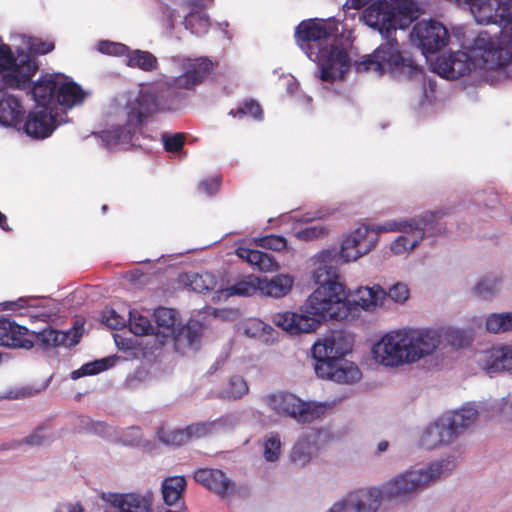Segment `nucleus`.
Returning a JSON list of instances; mask_svg holds the SVG:
<instances>
[{
	"mask_svg": "<svg viewBox=\"0 0 512 512\" xmlns=\"http://www.w3.org/2000/svg\"><path fill=\"white\" fill-rule=\"evenodd\" d=\"M294 279L287 274H277L270 279L261 277V296L281 298L292 289Z\"/></svg>",
	"mask_w": 512,
	"mask_h": 512,
	"instance_id": "c85d7f7f",
	"label": "nucleus"
},
{
	"mask_svg": "<svg viewBox=\"0 0 512 512\" xmlns=\"http://www.w3.org/2000/svg\"><path fill=\"white\" fill-rule=\"evenodd\" d=\"M215 294L218 298H220L222 295H224L225 298L234 295L244 297H249L256 294L261 295V277L248 275L244 279L236 282L225 290L218 289Z\"/></svg>",
	"mask_w": 512,
	"mask_h": 512,
	"instance_id": "c756f323",
	"label": "nucleus"
},
{
	"mask_svg": "<svg viewBox=\"0 0 512 512\" xmlns=\"http://www.w3.org/2000/svg\"><path fill=\"white\" fill-rule=\"evenodd\" d=\"M208 57L188 58L183 63L184 73L161 79L140 89L138 93L118 95L111 102L110 116L117 124L103 130L99 137L105 147L127 149L135 144L145 121L155 113L179 110L187 92L200 85L215 68Z\"/></svg>",
	"mask_w": 512,
	"mask_h": 512,
	"instance_id": "f257e3e1",
	"label": "nucleus"
},
{
	"mask_svg": "<svg viewBox=\"0 0 512 512\" xmlns=\"http://www.w3.org/2000/svg\"><path fill=\"white\" fill-rule=\"evenodd\" d=\"M248 390V385L244 378L234 375L230 378L228 386L219 393V397L222 399L236 400L247 394Z\"/></svg>",
	"mask_w": 512,
	"mask_h": 512,
	"instance_id": "a19ab883",
	"label": "nucleus"
},
{
	"mask_svg": "<svg viewBox=\"0 0 512 512\" xmlns=\"http://www.w3.org/2000/svg\"><path fill=\"white\" fill-rule=\"evenodd\" d=\"M412 362L432 354L441 342V334L435 329L406 328Z\"/></svg>",
	"mask_w": 512,
	"mask_h": 512,
	"instance_id": "f3484780",
	"label": "nucleus"
},
{
	"mask_svg": "<svg viewBox=\"0 0 512 512\" xmlns=\"http://www.w3.org/2000/svg\"><path fill=\"white\" fill-rule=\"evenodd\" d=\"M478 414L479 411L474 402H468L460 409L443 414L424 429L420 445L424 449L431 450L454 442L475 423Z\"/></svg>",
	"mask_w": 512,
	"mask_h": 512,
	"instance_id": "9d476101",
	"label": "nucleus"
},
{
	"mask_svg": "<svg viewBox=\"0 0 512 512\" xmlns=\"http://www.w3.org/2000/svg\"><path fill=\"white\" fill-rule=\"evenodd\" d=\"M368 226H361L349 234L341 248L324 249L311 257V279L317 289L304 303V311L327 320H346L353 313L354 305L348 299L344 285L338 281L339 267L355 261L371 249V240H367Z\"/></svg>",
	"mask_w": 512,
	"mask_h": 512,
	"instance_id": "7ed1b4c3",
	"label": "nucleus"
},
{
	"mask_svg": "<svg viewBox=\"0 0 512 512\" xmlns=\"http://www.w3.org/2000/svg\"><path fill=\"white\" fill-rule=\"evenodd\" d=\"M264 402L274 413L290 417L302 424L320 418L326 410L323 403L305 402L289 392L269 394L264 398Z\"/></svg>",
	"mask_w": 512,
	"mask_h": 512,
	"instance_id": "f8f14e48",
	"label": "nucleus"
},
{
	"mask_svg": "<svg viewBox=\"0 0 512 512\" xmlns=\"http://www.w3.org/2000/svg\"><path fill=\"white\" fill-rule=\"evenodd\" d=\"M328 234V229L322 225H313L296 232L297 239L301 241H313Z\"/></svg>",
	"mask_w": 512,
	"mask_h": 512,
	"instance_id": "3c124183",
	"label": "nucleus"
},
{
	"mask_svg": "<svg viewBox=\"0 0 512 512\" xmlns=\"http://www.w3.org/2000/svg\"><path fill=\"white\" fill-rule=\"evenodd\" d=\"M457 463V458L450 455L426 466L407 470L380 487L359 489L349 493L328 512H376L384 500L408 497L421 491L439 478L449 475Z\"/></svg>",
	"mask_w": 512,
	"mask_h": 512,
	"instance_id": "20e7f679",
	"label": "nucleus"
},
{
	"mask_svg": "<svg viewBox=\"0 0 512 512\" xmlns=\"http://www.w3.org/2000/svg\"><path fill=\"white\" fill-rule=\"evenodd\" d=\"M238 423L236 416L232 414L222 415L214 420L197 422L196 432H199L200 438L226 433L233 430Z\"/></svg>",
	"mask_w": 512,
	"mask_h": 512,
	"instance_id": "7c9ffc66",
	"label": "nucleus"
},
{
	"mask_svg": "<svg viewBox=\"0 0 512 512\" xmlns=\"http://www.w3.org/2000/svg\"><path fill=\"white\" fill-rule=\"evenodd\" d=\"M58 77L59 73L45 74L41 75L35 83L32 84V81L30 82V86L26 89H29V93L38 107L56 105V93L59 85Z\"/></svg>",
	"mask_w": 512,
	"mask_h": 512,
	"instance_id": "aec40b11",
	"label": "nucleus"
},
{
	"mask_svg": "<svg viewBox=\"0 0 512 512\" xmlns=\"http://www.w3.org/2000/svg\"><path fill=\"white\" fill-rule=\"evenodd\" d=\"M187 485L184 476H172L165 478L162 482L161 492L166 505L172 506L181 500L183 491Z\"/></svg>",
	"mask_w": 512,
	"mask_h": 512,
	"instance_id": "473e14b6",
	"label": "nucleus"
},
{
	"mask_svg": "<svg viewBox=\"0 0 512 512\" xmlns=\"http://www.w3.org/2000/svg\"><path fill=\"white\" fill-rule=\"evenodd\" d=\"M500 281V278L495 275L484 276L475 285L474 292L480 299H491L498 292Z\"/></svg>",
	"mask_w": 512,
	"mask_h": 512,
	"instance_id": "79ce46f5",
	"label": "nucleus"
},
{
	"mask_svg": "<svg viewBox=\"0 0 512 512\" xmlns=\"http://www.w3.org/2000/svg\"><path fill=\"white\" fill-rule=\"evenodd\" d=\"M128 314L129 329L134 335L155 334V327L151 324L148 317L143 316L137 310H130Z\"/></svg>",
	"mask_w": 512,
	"mask_h": 512,
	"instance_id": "ea45409f",
	"label": "nucleus"
},
{
	"mask_svg": "<svg viewBox=\"0 0 512 512\" xmlns=\"http://www.w3.org/2000/svg\"><path fill=\"white\" fill-rule=\"evenodd\" d=\"M185 29L189 30L196 36L206 34L210 27V21L207 13L204 11H191L181 21Z\"/></svg>",
	"mask_w": 512,
	"mask_h": 512,
	"instance_id": "72a5a7b5",
	"label": "nucleus"
},
{
	"mask_svg": "<svg viewBox=\"0 0 512 512\" xmlns=\"http://www.w3.org/2000/svg\"><path fill=\"white\" fill-rule=\"evenodd\" d=\"M229 115L240 119L248 115L256 120H261L263 111L257 101L250 99L244 101L236 110H230Z\"/></svg>",
	"mask_w": 512,
	"mask_h": 512,
	"instance_id": "49530a36",
	"label": "nucleus"
},
{
	"mask_svg": "<svg viewBox=\"0 0 512 512\" xmlns=\"http://www.w3.org/2000/svg\"><path fill=\"white\" fill-rule=\"evenodd\" d=\"M159 13V22L163 27L166 35L171 37L181 16L176 9L171 8L166 4H161L159 6Z\"/></svg>",
	"mask_w": 512,
	"mask_h": 512,
	"instance_id": "c03bdc74",
	"label": "nucleus"
},
{
	"mask_svg": "<svg viewBox=\"0 0 512 512\" xmlns=\"http://www.w3.org/2000/svg\"><path fill=\"white\" fill-rule=\"evenodd\" d=\"M127 56V64L130 67H137L144 71H152L157 67V58L148 51L134 50Z\"/></svg>",
	"mask_w": 512,
	"mask_h": 512,
	"instance_id": "58836bf2",
	"label": "nucleus"
},
{
	"mask_svg": "<svg viewBox=\"0 0 512 512\" xmlns=\"http://www.w3.org/2000/svg\"><path fill=\"white\" fill-rule=\"evenodd\" d=\"M485 11H478L476 19L479 23L496 24L499 27L497 38L494 39L486 31L478 33L471 46L472 51L483 53L486 61L492 60L498 69L512 70V6L500 0H487Z\"/></svg>",
	"mask_w": 512,
	"mask_h": 512,
	"instance_id": "423d86ee",
	"label": "nucleus"
},
{
	"mask_svg": "<svg viewBox=\"0 0 512 512\" xmlns=\"http://www.w3.org/2000/svg\"><path fill=\"white\" fill-rule=\"evenodd\" d=\"M353 341L344 331H333L316 341L311 353L314 369L319 378L340 384H352L361 378L358 366L344 356L352 350Z\"/></svg>",
	"mask_w": 512,
	"mask_h": 512,
	"instance_id": "0eeeda50",
	"label": "nucleus"
},
{
	"mask_svg": "<svg viewBox=\"0 0 512 512\" xmlns=\"http://www.w3.org/2000/svg\"><path fill=\"white\" fill-rule=\"evenodd\" d=\"M446 342L453 348H463L469 344L464 331L457 328H449L444 333Z\"/></svg>",
	"mask_w": 512,
	"mask_h": 512,
	"instance_id": "603ef678",
	"label": "nucleus"
},
{
	"mask_svg": "<svg viewBox=\"0 0 512 512\" xmlns=\"http://www.w3.org/2000/svg\"><path fill=\"white\" fill-rule=\"evenodd\" d=\"M386 299V291L378 284L372 287H360L356 291L355 299L351 301L354 305L353 313L350 317H354L361 309L370 311L381 306Z\"/></svg>",
	"mask_w": 512,
	"mask_h": 512,
	"instance_id": "393cba45",
	"label": "nucleus"
},
{
	"mask_svg": "<svg viewBox=\"0 0 512 512\" xmlns=\"http://www.w3.org/2000/svg\"><path fill=\"white\" fill-rule=\"evenodd\" d=\"M110 427L100 421H94L93 425L91 426L89 433H94L96 435H99L101 437H105L109 434Z\"/></svg>",
	"mask_w": 512,
	"mask_h": 512,
	"instance_id": "680f3d73",
	"label": "nucleus"
},
{
	"mask_svg": "<svg viewBox=\"0 0 512 512\" xmlns=\"http://www.w3.org/2000/svg\"><path fill=\"white\" fill-rule=\"evenodd\" d=\"M94 421L87 417V416H81L79 417V422L77 424V429L79 431H85L88 432L93 425Z\"/></svg>",
	"mask_w": 512,
	"mask_h": 512,
	"instance_id": "338daca9",
	"label": "nucleus"
},
{
	"mask_svg": "<svg viewBox=\"0 0 512 512\" xmlns=\"http://www.w3.org/2000/svg\"><path fill=\"white\" fill-rule=\"evenodd\" d=\"M318 435L314 432L301 435L292 447L291 462L297 467H304L310 463L318 453Z\"/></svg>",
	"mask_w": 512,
	"mask_h": 512,
	"instance_id": "b1692460",
	"label": "nucleus"
},
{
	"mask_svg": "<svg viewBox=\"0 0 512 512\" xmlns=\"http://www.w3.org/2000/svg\"><path fill=\"white\" fill-rule=\"evenodd\" d=\"M188 281V286L197 293L213 290L216 285L215 278L210 273L189 275Z\"/></svg>",
	"mask_w": 512,
	"mask_h": 512,
	"instance_id": "a18cd8bd",
	"label": "nucleus"
},
{
	"mask_svg": "<svg viewBox=\"0 0 512 512\" xmlns=\"http://www.w3.org/2000/svg\"><path fill=\"white\" fill-rule=\"evenodd\" d=\"M191 11H203L212 0H187Z\"/></svg>",
	"mask_w": 512,
	"mask_h": 512,
	"instance_id": "69168bd1",
	"label": "nucleus"
},
{
	"mask_svg": "<svg viewBox=\"0 0 512 512\" xmlns=\"http://www.w3.org/2000/svg\"><path fill=\"white\" fill-rule=\"evenodd\" d=\"M409 38L411 43L421 50L422 55L427 56L445 47L449 42L450 34L441 22L423 19L414 24Z\"/></svg>",
	"mask_w": 512,
	"mask_h": 512,
	"instance_id": "4468645a",
	"label": "nucleus"
},
{
	"mask_svg": "<svg viewBox=\"0 0 512 512\" xmlns=\"http://www.w3.org/2000/svg\"><path fill=\"white\" fill-rule=\"evenodd\" d=\"M197 422L192 423L184 428L166 429L161 427L157 431L159 441L165 445L181 446L191 440L200 439L199 432H196Z\"/></svg>",
	"mask_w": 512,
	"mask_h": 512,
	"instance_id": "cd10ccee",
	"label": "nucleus"
},
{
	"mask_svg": "<svg viewBox=\"0 0 512 512\" xmlns=\"http://www.w3.org/2000/svg\"><path fill=\"white\" fill-rule=\"evenodd\" d=\"M28 49L31 54L33 55H44L49 52H51L54 49V43L43 41L39 38H30L28 41Z\"/></svg>",
	"mask_w": 512,
	"mask_h": 512,
	"instance_id": "4d7b16f0",
	"label": "nucleus"
},
{
	"mask_svg": "<svg viewBox=\"0 0 512 512\" xmlns=\"http://www.w3.org/2000/svg\"><path fill=\"white\" fill-rule=\"evenodd\" d=\"M328 215H329L328 212H323L320 210L315 213H306L299 218L295 217V221L302 222V223H308L315 219H323V218L327 217Z\"/></svg>",
	"mask_w": 512,
	"mask_h": 512,
	"instance_id": "e2e57ef3",
	"label": "nucleus"
},
{
	"mask_svg": "<svg viewBox=\"0 0 512 512\" xmlns=\"http://www.w3.org/2000/svg\"><path fill=\"white\" fill-rule=\"evenodd\" d=\"M281 451V440L277 433H271L264 442V458L268 462L278 460Z\"/></svg>",
	"mask_w": 512,
	"mask_h": 512,
	"instance_id": "de8ad7c7",
	"label": "nucleus"
},
{
	"mask_svg": "<svg viewBox=\"0 0 512 512\" xmlns=\"http://www.w3.org/2000/svg\"><path fill=\"white\" fill-rule=\"evenodd\" d=\"M409 288L405 283L397 282L393 284L388 291H386V297L398 304L405 303L409 298Z\"/></svg>",
	"mask_w": 512,
	"mask_h": 512,
	"instance_id": "5fc2aeb1",
	"label": "nucleus"
},
{
	"mask_svg": "<svg viewBox=\"0 0 512 512\" xmlns=\"http://www.w3.org/2000/svg\"><path fill=\"white\" fill-rule=\"evenodd\" d=\"M409 344L406 328L390 331L373 345V358L386 367L411 364Z\"/></svg>",
	"mask_w": 512,
	"mask_h": 512,
	"instance_id": "ddd939ff",
	"label": "nucleus"
},
{
	"mask_svg": "<svg viewBox=\"0 0 512 512\" xmlns=\"http://www.w3.org/2000/svg\"><path fill=\"white\" fill-rule=\"evenodd\" d=\"M53 440L51 433L45 427L36 428L30 435L22 440V443L31 446H43Z\"/></svg>",
	"mask_w": 512,
	"mask_h": 512,
	"instance_id": "09e8293b",
	"label": "nucleus"
},
{
	"mask_svg": "<svg viewBox=\"0 0 512 512\" xmlns=\"http://www.w3.org/2000/svg\"><path fill=\"white\" fill-rule=\"evenodd\" d=\"M97 49L102 54L112 55V56H122L125 55L129 48L122 43L112 42L109 40H101L98 43Z\"/></svg>",
	"mask_w": 512,
	"mask_h": 512,
	"instance_id": "864d4df0",
	"label": "nucleus"
},
{
	"mask_svg": "<svg viewBox=\"0 0 512 512\" xmlns=\"http://www.w3.org/2000/svg\"><path fill=\"white\" fill-rule=\"evenodd\" d=\"M421 14L416 0H376L366 7L359 20L378 31L387 41L371 55L356 63L357 72L374 71L379 75L389 74L395 79H413L423 73V68L412 58L410 52L401 50L393 37L397 29H405Z\"/></svg>",
	"mask_w": 512,
	"mask_h": 512,
	"instance_id": "f03ea898",
	"label": "nucleus"
},
{
	"mask_svg": "<svg viewBox=\"0 0 512 512\" xmlns=\"http://www.w3.org/2000/svg\"><path fill=\"white\" fill-rule=\"evenodd\" d=\"M0 85V125L17 128L23 120L24 107L19 98Z\"/></svg>",
	"mask_w": 512,
	"mask_h": 512,
	"instance_id": "412c9836",
	"label": "nucleus"
},
{
	"mask_svg": "<svg viewBox=\"0 0 512 512\" xmlns=\"http://www.w3.org/2000/svg\"><path fill=\"white\" fill-rule=\"evenodd\" d=\"M479 363L492 376L495 373L512 369V344L493 348L481 355Z\"/></svg>",
	"mask_w": 512,
	"mask_h": 512,
	"instance_id": "4be33fe9",
	"label": "nucleus"
},
{
	"mask_svg": "<svg viewBox=\"0 0 512 512\" xmlns=\"http://www.w3.org/2000/svg\"><path fill=\"white\" fill-rule=\"evenodd\" d=\"M114 365V359L107 357L98 360H94L82 365L79 369L74 370L71 373V378L77 380L84 376H91L99 374Z\"/></svg>",
	"mask_w": 512,
	"mask_h": 512,
	"instance_id": "e433bc0d",
	"label": "nucleus"
},
{
	"mask_svg": "<svg viewBox=\"0 0 512 512\" xmlns=\"http://www.w3.org/2000/svg\"><path fill=\"white\" fill-rule=\"evenodd\" d=\"M102 499L109 503L116 512H150L149 503L138 494H103Z\"/></svg>",
	"mask_w": 512,
	"mask_h": 512,
	"instance_id": "a878e982",
	"label": "nucleus"
},
{
	"mask_svg": "<svg viewBox=\"0 0 512 512\" xmlns=\"http://www.w3.org/2000/svg\"><path fill=\"white\" fill-rule=\"evenodd\" d=\"M175 351L187 355L199 350L203 336V325L197 320L175 328L171 333Z\"/></svg>",
	"mask_w": 512,
	"mask_h": 512,
	"instance_id": "6ab92c4d",
	"label": "nucleus"
},
{
	"mask_svg": "<svg viewBox=\"0 0 512 512\" xmlns=\"http://www.w3.org/2000/svg\"><path fill=\"white\" fill-rule=\"evenodd\" d=\"M56 512H84V510L80 504H67L57 509Z\"/></svg>",
	"mask_w": 512,
	"mask_h": 512,
	"instance_id": "774afa93",
	"label": "nucleus"
},
{
	"mask_svg": "<svg viewBox=\"0 0 512 512\" xmlns=\"http://www.w3.org/2000/svg\"><path fill=\"white\" fill-rule=\"evenodd\" d=\"M27 302H28V299L23 298V297L19 298L16 301H6L3 303H0V310H8V309L18 310V309H21L24 306H26Z\"/></svg>",
	"mask_w": 512,
	"mask_h": 512,
	"instance_id": "052dcab7",
	"label": "nucleus"
},
{
	"mask_svg": "<svg viewBox=\"0 0 512 512\" xmlns=\"http://www.w3.org/2000/svg\"><path fill=\"white\" fill-rule=\"evenodd\" d=\"M475 68V62L466 51H454L437 58L436 72L443 78L458 79L469 74Z\"/></svg>",
	"mask_w": 512,
	"mask_h": 512,
	"instance_id": "dca6fc26",
	"label": "nucleus"
},
{
	"mask_svg": "<svg viewBox=\"0 0 512 512\" xmlns=\"http://www.w3.org/2000/svg\"><path fill=\"white\" fill-rule=\"evenodd\" d=\"M61 124L51 107H38L30 111L23 124V130L33 139H45Z\"/></svg>",
	"mask_w": 512,
	"mask_h": 512,
	"instance_id": "2eb2a0df",
	"label": "nucleus"
},
{
	"mask_svg": "<svg viewBox=\"0 0 512 512\" xmlns=\"http://www.w3.org/2000/svg\"><path fill=\"white\" fill-rule=\"evenodd\" d=\"M154 318L157 324L155 334H170L175 329L176 311L167 307H159L154 310Z\"/></svg>",
	"mask_w": 512,
	"mask_h": 512,
	"instance_id": "f704fd0d",
	"label": "nucleus"
},
{
	"mask_svg": "<svg viewBox=\"0 0 512 512\" xmlns=\"http://www.w3.org/2000/svg\"><path fill=\"white\" fill-rule=\"evenodd\" d=\"M194 478L197 482L221 496L227 494L232 487L231 480L223 471L218 469H198L195 472Z\"/></svg>",
	"mask_w": 512,
	"mask_h": 512,
	"instance_id": "bb28decb",
	"label": "nucleus"
},
{
	"mask_svg": "<svg viewBox=\"0 0 512 512\" xmlns=\"http://www.w3.org/2000/svg\"><path fill=\"white\" fill-rule=\"evenodd\" d=\"M237 255L262 272H270L278 267L274 256L267 252L240 247Z\"/></svg>",
	"mask_w": 512,
	"mask_h": 512,
	"instance_id": "2f4dec72",
	"label": "nucleus"
},
{
	"mask_svg": "<svg viewBox=\"0 0 512 512\" xmlns=\"http://www.w3.org/2000/svg\"><path fill=\"white\" fill-rule=\"evenodd\" d=\"M260 242L262 247L273 251H281L285 249L287 245L286 239L277 235L265 236Z\"/></svg>",
	"mask_w": 512,
	"mask_h": 512,
	"instance_id": "13d9d810",
	"label": "nucleus"
},
{
	"mask_svg": "<svg viewBox=\"0 0 512 512\" xmlns=\"http://www.w3.org/2000/svg\"><path fill=\"white\" fill-rule=\"evenodd\" d=\"M102 320L108 327L115 330L124 328L127 323L126 318L117 313L114 309H106L103 312Z\"/></svg>",
	"mask_w": 512,
	"mask_h": 512,
	"instance_id": "6e6d98bb",
	"label": "nucleus"
},
{
	"mask_svg": "<svg viewBox=\"0 0 512 512\" xmlns=\"http://www.w3.org/2000/svg\"><path fill=\"white\" fill-rule=\"evenodd\" d=\"M37 70L34 58L23 49L18 48L15 56L9 45L0 43V85L26 90Z\"/></svg>",
	"mask_w": 512,
	"mask_h": 512,
	"instance_id": "9b49d317",
	"label": "nucleus"
},
{
	"mask_svg": "<svg viewBox=\"0 0 512 512\" xmlns=\"http://www.w3.org/2000/svg\"><path fill=\"white\" fill-rule=\"evenodd\" d=\"M367 4V0H347L343 5V10L347 13L348 10H360L365 7Z\"/></svg>",
	"mask_w": 512,
	"mask_h": 512,
	"instance_id": "0e129e2a",
	"label": "nucleus"
},
{
	"mask_svg": "<svg viewBox=\"0 0 512 512\" xmlns=\"http://www.w3.org/2000/svg\"><path fill=\"white\" fill-rule=\"evenodd\" d=\"M220 184L221 179L218 176H215L200 181L198 189L204 192L205 194L212 196L218 192Z\"/></svg>",
	"mask_w": 512,
	"mask_h": 512,
	"instance_id": "bf43d9fd",
	"label": "nucleus"
},
{
	"mask_svg": "<svg viewBox=\"0 0 512 512\" xmlns=\"http://www.w3.org/2000/svg\"><path fill=\"white\" fill-rule=\"evenodd\" d=\"M323 321L304 311L302 313L283 312L273 316V323L290 334L310 333L315 331Z\"/></svg>",
	"mask_w": 512,
	"mask_h": 512,
	"instance_id": "a211bd4d",
	"label": "nucleus"
},
{
	"mask_svg": "<svg viewBox=\"0 0 512 512\" xmlns=\"http://www.w3.org/2000/svg\"><path fill=\"white\" fill-rule=\"evenodd\" d=\"M58 88L56 93V105L72 108L82 104L89 92L84 91L79 84L69 77L60 74L58 77Z\"/></svg>",
	"mask_w": 512,
	"mask_h": 512,
	"instance_id": "5701e85b",
	"label": "nucleus"
},
{
	"mask_svg": "<svg viewBox=\"0 0 512 512\" xmlns=\"http://www.w3.org/2000/svg\"><path fill=\"white\" fill-rule=\"evenodd\" d=\"M163 146L167 152L176 153L180 152L185 143V136L183 133H163L161 136Z\"/></svg>",
	"mask_w": 512,
	"mask_h": 512,
	"instance_id": "8fccbe9b",
	"label": "nucleus"
},
{
	"mask_svg": "<svg viewBox=\"0 0 512 512\" xmlns=\"http://www.w3.org/2000/svg\"><path fill=\"white\" fill-rule=\"evenodd\" d=\"M84 324L75 321L73 326L60 331L46 327L39 332H29V330L11 321L8 318H0V346L8 348L31 349L35 343L44 349L63 346L73 347L79 343L83 335Z\"/></svg>",
	"mask_w": 512,
	"mask_h": 512,
	"instance_id": "1a4fd4ad",
	"label": "nucleus"
},
{
	"mask_svg": "<svg viewBox=\"0 0 512 512\" xmlns=\"http://www.w3.org/2000/svg\"><path fill=\"white\" fill-rule=\"evenodd\" d=\"M441 216L440 211H426L410 218L387 220L373 225L371 230L375 233L400 232L401 235L390 246L394 254L400 255L411 252L425 239L432 245L435 237L444 235L446 227L439 222Z\"/></svg>",
	"mask_w": 512,
	"mask_h": 512,
	"instance_id": "6e6552de",
	"label": "nucleus"
},
{
	"mask_svg": "<svg viewBox=\"0 0 512 512\" xmlns=\"http://www.w3.org/2000/svg\"><path fill=\"white\" fill-rule=\"evenodd\" d=\"M339 21L335 18H311L295 28V40L307 57L318 64L319 78L325 82L342 79L351 62L346 48L335 37Z\"/></svg>",
	"mask_w": 512,
	"mask_h": 512,
	"instance_id": "39448f33",
	"label": "nucleus"
},
{
	"mask_svg": "<svg viewBox=\"0 0 512 512\" xmlns=\"http://www.w3.org/2000/svg\"><path fill=\"white\" fill-rule=\"evenodd\" d=\"M120 441L125 446L138 447L144 450H150L155 446L152 441L144 439L141 429L135 426L126 428L120 436Z\"/></svg>",
	"mask_w": 512,
	"mask_h": 512,
	"instance_id": "4c0bfd02",
	"label": "nucleus"
},
{
	"mask_svg": "<svg viewBox=\"0 0 512 512\" xmlns=\"http://www.w3.org/2000/svg\"><path fill=\"white\" fill-rule=\"evenodd\" d=\"M486 330L493 334L512 331V312L492 313L486 317Z\"/></svg>",
	"mask_w": 512,
	"mask_h": 512,
	"instance_id": "c9c22d12",
	"label": "nucleus"
},
{
	"mask_svg": "<svg viewBox=\"0 0 512 512\" xmlns=\"http://www.w3.org/2000/svg\"><path fill=\"white\" fill-rule=\"evenodd\" d=\"M245 334L253 338H263L268 342L274 340L275 330L259 319H252L246 324Z\"/></svg>",
	"mask_w": 512,
	"mask_h": 512,
	"instance_id": "37998d69",
	"label": "nucleus"
}]
</instances>
